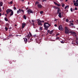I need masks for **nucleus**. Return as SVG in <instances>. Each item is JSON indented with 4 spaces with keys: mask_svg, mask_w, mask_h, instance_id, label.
<instances>
[{
    "mask_svg": "<svg viewBox=\"0 0 78 78\" xmlns=\"http://www.w3.org/2000/svg\"><path fill=\"white\" fill-rule=\"evenodd\" d=\"M69 33H70V34H73V35L74 34V36H75V37L76 36V35H75V34H76V33L74 32L70 31L69 32Z\"/></svg>",
    "mask_w": 78,
    "mask_h": 78,
    "instance_id": "0eeeda50",
    "label": "nucleus"
},
{
    "mask_svg": "<svg viewBox=\"0 0 78 78\" xmlns=\"http://www.w3.org/2000/svg\"><path fill=\"white\" fill-rule=\"evenodd\" d=\"M78 38H76V41H78Z\"/></svg>",
    "mask_w": 78,
    "mask_h": 78,
    "instance_id": "49530a36",
    "label": "nucleus"
},
{
    "mask_svg": "<svg viewBox=\"0 0 78 78\" xmlns=\"http://www.w3.org/2000/svg\"><path fill=\"white\" fill-rule=\"evenodd\" d=\"M29 35H30V36H32V35L31 34V33L29 32Z\"/></svg>",
    "mask_w": 78,
    "mask_h": 78,
    "instance_id": "c9c22d12",
    "label": "nucleus"
},
{
    "mask_svg": "<svg viewBox=\"0 0 78 78\" xmlns=\"http://www.w3.org/2000/svg\"><path fill=\"white\" fill-rule=\"evenodd\" d=\"M15 27H16V26H17L16 24H15Z\"/></svg>",
    "mask_w": 78,
    "mask_h": 78,
    "instance_id": "338daca9",
    "label": "nucleus"
},
{
    "mask_svg": "<svg viewBox=\"0 0 78 78\" xmlns=\"http://www.w3.org/2000/svg\"><path fill=\"white\" fill-rule=\"evenodd\" d=\"M16 7H14V9L15 10H16Z\"/></svg>",
    "mask_w": 78,
    "mask_h": 78,
    "instance_id": "e433bc0d",
    "label": "nucleus"
},
{
    "mask_svg": "<svg viewBox=\"0 0 78 78\" xmlns=\"http://www.w3.org/2000/svg\"><path fill=\"white\" fill-rule=\"evenodd\" d=\"M57 5L58 6H60V5L58 4H57V5Z\"/></svg>",
    "mask_w": 78,
    "mask_h": 78,
    "instance_id": "de8ad7c7",
    "label": "nucleus"
},
{
    "mask_svg": "<svg viewBox=\"0 0 78 78\" xmlns=\"http://www.w3.org/2000/svg\"><path fill=\"white\" fill-rule=\"evenodd\" d=\"M28 8H26V10H28Z\"/></svg>",
    "mask_w": 78,
    "mask_h": 78,
    "instance_id": "774afa93",
    "label": "nucleus"
},
{
    "mask_svg": "<svg viewBox=\"0 0 78 78\" xmlns=\"http://www.w3.org/2000/svg\"><path fill=\"white\" fill-rule=\"evenodd\" d=\"M19 10H17V13L18 14V13H19Z\"/></svg>",
    "mask_w": 78,
    "mask_h": 78,
    "instance_id": "8fccbe9b",
    "label": "nucleus"
},
{
    "mask_svg": "<svg viewBox=\"0 0 78 78\" xmlns=\"http://www.w3.org/2000/svg\"><path fill=\"white\" fill-rule=\"evenodd\" d=\"M40 13L41 14H42L43 13H44V12H43V11H41L40 12Z\"/></svg>",
    "mask_w": 78,
    "mask_h": 78,
    "instance_id": "2f4dec72",
    "label": "nucleus"
},
{
    "mask_svg": "<svg viewBox=\"0 0 78 78\" xmlns=\"http://www.w3.org/2000/svg\"><path fill=\"white\" fill-rule=\"evenodd\" d=\"M46 0H43V1H42V2H46Z\"/></svg>",
    "mask_w": 78,
    "mask_h": 78,
    "instance_id": "79ce46f5",
    "label": "nucleus"
},
{
    "mask_svg": "<svg viewBox=\"0 0 78 78\" xmlns=\"http://www.w3.org/2000/svg\"><path fill=\"white\" fill-rule=\"evenodd\" d=\"M37 7H38V8H41L42 7V5L40 4H38V5H37Z\"/></svg>",
    "mask_w": 78,
    "mask_h": 78,
    "instance_id": "9d476101",
    "label": "nucleus"
},
{
    "mask_svg": "<svg viewBox=\"0 0 78 78\" xmlns=\"http://www.w3.org/2000/svg\"><path fill=\"white\" fill-rule=\"evenodd\" d=\"M57 20V19H56L54 20V21H56Z\"/></svg>",
    "mask_w": 78,
    "mask_h": 78,
    "instance_id": "680f3d73",
    "label": "nucleus"
},
{
    "mask_svg": "<svg viewBox=\"0 0 78 78\" xmlns=\"http://www.w3.org/2000/svg\"><path fill=\"white\" fill-rule=\"evenodd\" d=\"M4 19H5V21L7 22L8 21V19L6 17H5V18Z\"/></svg>",
    "mask_w": 78,
    "mask_h": 78,
    "instance_id": "a211bd4d",
    "label": "nucleus"
},
{
    "mask_svg": "<svg viewBox=\"0 0 78 78\" xmlns=\"http://www.w3.org/2000/svg\"><path fill=\"white\" fill-rule=\"evenodd\" d=\"M16 37H18V35L17 34H16Z\"/></svg>",
    "mask_w": 78,
    "mask_h": 78,
    "instance_id": "bf43d9fd",
    "label": "nucleus"
},
{
    "mask_svg": "<svg viewBox=\"0 0 78 78\" xmlns=\"http://www.w3.org/2000/svg\"><path fill=\"white\" fill-rule=\"evenodd\" d=\"M23 18L25 20L27 19V16H26L25 15H23Z\"/></svg>",
    "mask_w": 78,
    "mask_h": 78,
    "instance_id": "6ab92c4d",
    "label": "nucleus"
},
{
    "mask_svg": "<svg viewBox=\"0 0 78 78\" xmlns=\"http://www.w3.org/2000/svg\"><path fill=\"white\" fill-rule=\"evenodd\" d=\"M54 4H55L56 5H57L58 4L57 3H56V2H54Z\"/></svg>",
    "mask_w": 78,
    "mask_h": 78,
    "instance_id": "ea45409f",
    "label": "nucleus"
},
{
    "mask_svg": "<svg viewBox=\"0 0 78 78\" xmlns=\"http://www.w3.org/2000/svg\"><path fill=\"white\" fill-rule=\"evenodd\" d=\"M69 22H70V23H71V25H72V26H73V25H74V24H73V23H71V22H72V21H69Z\"/></svg>",
    "mask_w": 78,
    "mask_h": 78,
    "instance_id": "4be33fe9",
    "label": "nucleus"
},
{
    "mask_svg": "<svg viewBox=\"0 0 78 78\" xmlns=\"http://www.w3.org/2000/svg\"><path fill=\"white\" fill-rule=\"evenodd\" d=\"M23 10L21 9H19V10H18V11H19L20 12H21L22 11H23Z\"/></svg>",
    "mask_w": 78,
    "mask_h": 78,
    "instance_id": "7c9ffc66",
    "label": "nucleus"
},
{
    "mask_svg": "<svg viewBox=\"0 0 78 78\" xmlns=\"http://www.w3.org/2000/svg\"><path fill=\"white\" fill-rule=\"evenodd\" d=\"M74 5H75L76 6H77V5H78V3H74Z\"/></svg>",
    "mask_w": 78,
    "mask_h": 78,
    "instance_id": "4468645a",
    "label": "nucleus"
},
{
    "mask_svg": "<svg viewBox=\"0 0 78 78\" xmlns=\"http://www.w3.org/2000/svg\"><path fill=\"white\" fill-rule=\"evenodd\" d=\"M27 13H28L29 15H30V13L34 14V12L30 9H29L27 11Z\"/></svg>",
    "mask_w": 78,
    "mask_h": 78,
    "instance_id": "20e7f679",
    "label": "nucleus"
},
{
    "mask_svg": "<svg viewBox=\"0 0 78 78\" xmlns=\"http://www.w3.org/2000/svg\"><path fill=\"white\" fill-rule=\"evenodd\" d=\"M42 27H40V30L41 31L42 30Z\"/></svg>",
    "mask_w": 78,
    "mask_h": 78,
    "instance_id": "473e14b6",
    "label": "nucleus"
},
{
    "mask_svg": "<svg viewBox=\"0 0 78 78\" xmlns=\"http://www.w3.org/2000/svg\"><path fill=\"white\" fill-rule=\"evenodd\" d=\"M5 29L6 31H7L8 30V28L5 27Z\"/></svg>",
    "mask_w": 78,
    "mask_h": 78,
    "instance_id": "5701e85b",
    "label": "nucleus"
},
{
    "mask_svg": "<svg viewBox=\"0 0 78 78\" xmlns=\"http://www.w3.org/2000/svg\"><path fill=\"white\" fill-rule=\"evenodd\" d=\"M54 8H55V9H59V8L56 7V6H55Z\"/></svg>",
    "mask_w": 78,
    "mask_h": 78,
    "instance_id": "cd10ccee",
    "label": "nucleus"
},
{
    "mask_svg": "<svg viewBox=\"0 0 78 78\" xmlns=\"http://www.w3.org/2000/svg\"><path fill=\"white\" fill-rule=\"evenodd\" d=\"M13 12L12 11L11 12L10 14V16H12V15H13Z\"/></svg>",
    "mask_w": 78,
    "mask_h": 78,
    "instance_id": "ddd939ff",
    "label": "nucleus"
},
{
    "mask_svg": "<svg viewBox=\"0 0 78 78\" xmlns=\"http://www.w3.org/2000/svg\"><path fill=\"white\" fill-rule=\"evenodd\" d=\"M69 8V5H66V6L65 8V9H66L67 8H68V9Z\"/></svg>",
    "mask_w": 78,
    "mask_h": 78,
    "instance_id": "412c9836",
    "label": "nucleus"
},
{
    "mask_svg": "<svg viewBox=\"0 0 78 78\" xmlns=\"http://www.w3.org/2000/svg\"><path fill=\"white\" fill-rule=\"evenodd\" d=\"M42 22L44 23V20H43V21H41V23Z\"/></svg>",
    "mask_w": 78,
    "mask_h": 78,
    "instance_id": "603ef678",
    "label": "nucleus"
},
{
    "mask_svg": "<svg viewBox=\"0 0 78 78\" xmlns=\"http://www.w3.org/2000/svg\"><path fill=\"white\" fill-rule=\"evenodd\" d=\"M9 4H12V1L11 2H9Z\"/></svg>",
    "mask_w": 78,
    "mask_h": 78,
    "instance_id": "a878e982",
    "label": "nucleus"
},
{
    "mask_svg": "<svg viewBox=\"0 0 78 78\" xmlns=\"http://www.w3.org/2000/svg\"><path fill=\"white\" fill-rule=\"evenodd\" d=\"M69 21V20L68 19H66V21L67 22H68Z\"/></svg>",
    "mask_w": 78,
    "mask_h": 78,
    "instance_id": "c756f323",
    "label": "nucleus"
},
{
    "mask_svg": "<svg viewBox=\"0 0 78 78\" xmlns=\"http://www.w3.org/2000/svg\"><path fill=\"white\" fill-rule=\"evenodd\" d=\"M76 2H77V3H78V0H76Z\"/></svg>",
    "mask_w": 78,
    "mask_h": 78,
    "instance_id": "13d9d810",
    "label": "nucleus"
},
{
    "mask_svg": "<svg viewBox=\"0 0 78 78\" xmlns=\"http://www.w3.org/2000/svg\"><path fill=\"white\" fill-rule=\"evenodd\" d=\"M50 30H48L47 32L48 33H50Z\"/></svg>",
    "mask_w": 78,
    "mask_h": 78,
    "instance_id": "a19ab883",
    "label": "nucleus"
},
{
    "mask_svg": "<svg viewBox=\"0 0 78 78\" xmlns=\"http://www.w3.org/2000/svg\"><path fill=\"white\" fill-rule=\"evenodd\" d=\"M75 1H74V0H73V3H74V2H75Z\"/></svg>",
    "mask_w": 78,
    "mask_h": 78,
    "instance_id": "0e129e2a",
    "label": "nucleus"
},
{
    "mask_svg": "<svg viewBox=\"0 0 78 78\" xmlns=\"http://www.w3.org/2000/svg\"><path fill=\"white\" fill-rule=\"evenodd\" d=\"M12 11H13L12 10V9H7L6 10V12L7 14H9L10 12H11Z\"/></svg>",
    "mask_w": 78,
    "mask_h": 78,
    "instance_id": "39448f33",
    "label": "nucleus"
},
{
    "mask_svg": "<svg viewBox=\"0 0 78 78\" xmlns=\"http://www.w3.org/2000/svg\"><path fill=\"white\" fill-rule=\"evenodd\" d=\"M1 10H1V8H0V12H1Z\"/></svg>",
    "mask_w": 78,
    "mask_h": 78,
    "instance_id": "4d7b16f0",
    "label": "nucleus"
},
{
    "mask_svg": "<svg viewBox=\"0 0 78 78\" xmlns=\"http://www.w3.org/2000/svg\"><path fill=\"white\" fill-rule=\"evenodd\" d=\"M8 27V28H9V29H12V27H11L10 26H9V27Z\"/></svg>",
    "mask_w": 78,
    "mask_h": 78,
    "instance_id": "c85d7f7f",
    "label": "nucleus"
},
{
    "mask_svg": "<svg viewBox=\"0 0 78 78\" xmlns=\"http://www.w3.org/2000/svg\"><path fill=\"white\" fill-rule=\"evenodd\" d=\"M35 31H36V32H38V30H35Z\"/></svg>",
    "mask_w": 78,
    "mask_h": 78,
    "instance_id": "052dcab7",
    "label": "nucleus"
},
{
    "mask_svg": "<svg viewBox=\"0 0 78 78\" xmlns=\"http://www.w3.org/2000/svg\"><path fill=\"white\" fill-rule=\"evenodd\" d=\"M2 14L0 13V17L1 16Z\"/></svg>",
    "mask_w": 78,
    "mask_h": 78,
    "instance_id": "69168bd1",
    "label": "nucleus"
},
{
    "mask_svg": "<svg viewBox=\"0 0 78 78\" xmlns=\"http://www.w3.org/2000/svg\"><path fill=\"white\" fill-rule=\"evenodd\" d=\"M57 11H61V10H60V8H59L58 9H57Z\"/></svg>",
    "mask_w": 78,
    "mask_h": 78,
    "instance_id": "b1692460",
    "label": "nucleus"
},
{
    "mask_svg": "<svg viewBox=\"0 0 78 78\" xmlns=\"http://www.w3.org/2000/svg\"><path fill=\"white\" fill-rule=\"evenodd\" d=\"M65 33L67 34L70 33V32H69V30L66 27H65Z\"/></svg>",
    "mask_w": 78,
    "mask_h": 78,
    "instance_id": "f03ea898",
    "label": "nucleus"
},
{
    "mask_svg": "<svg viewBox=\"0 0 78 78\" xmlns=\"http://www.w3.org/2000/svg\"><path fill=\"white\" fill-rule=\"evenodd\" d=\"M64 6H65V5H64V4H62V7H63Z\"/></svg>",
    "mask_w": 78,
    "mask_h": 78,
    "instance_id": "f704fd0d",
    "label": "nucleus"
},
{
    "mask_svg": "<svg viewBox=\"0 0 78 78\" xmlns=\"http://www.w3.org/2000/svg\"><path fill=\"white\" fill-rule=\"evenodd\" d=\"M36 36V35H34V37H35Z\"/></svg>",
    "mask_w": 78,
    "mask_h": 78,
    "instance_id": "5fc2aeb1",
    "label": "nucleus"
},
{
    "mask_svg": "<svg viewBox=\"0 0 78 78\" xmlns=\"http://www.w3.org/2000/svg\"><path fill=\"white\" fill-rule=\"evenodd\" d=\"M54 26H55V27H57V25L55 24L54 25Z\"/></svg>",
    "mask_w": 78,
    "mask_h": 78,
    "instance_id": "09e8293b",
    "label": "nucleus"
},
{
    "mask_svg": "<svg viewBox=\"0 0 78 78\" xmlns=\"http://www.w3.org/2000/svg\"><path fill=\"white\" fill-rule=\"evenodd\" d=\"M76 44H77L78 45V41H76Z\"/></svg>",
    "mask_w": 78,
    "mask_h": 78,
    "instance_id": "37998d69",
    "label": "nucleus"
},
{
    "mask_svg": "<svg viewBox=\"0 0 78 78\" xmlns=\"http://www.w3.org/2000/svg\"><path fill=\"white\" fill-rule=\"evenodd\" d=\"M6 26H7L8 27H9V25H10L9 23H7L6 24Z\"/></svg>",
    "mask_w": 78,
    "mask_h": 78,
    "instance_id": "bb28decb",
    "label": "nucleus"
},
{
    "mask_svg": "<svg viewBox=\"0 0 78 78\" xmlns=\"http://www.w3.org/2000/svg\"><path fill=\"white\" fill-rule=\"evenodd\" d=\"M28 40L29 43L31 42V41H33V40L32 38H28Z\"/></svg>",
    "mask_w": 78,
    "mask_h": 78,
    "instance_id": "6e6552de",
    "label": "nucleus"
},
{
    "mask_svg": "<svg viewBox=\"0 0 78 78\" xmlns=\"http://www.w3.org/2000/svg\"><path fill=\"white\" fill-rule=\"evenodd\" d=\"M22 12H23V14H24V10H22L21 11Z\"/></svg>",
    "mask_w": 78,
    "mask_h": 78,
    "instance_id": "58836bf2",
    "label": "nucleus"
},
{
    "mask_svg": "<svg viewBox=\"0 0 78 78\" xmlns=\"http://www.w3.org/2000/svg\"><path fill=\"white\" fill-rule=\"evenodd\" d=\"M58 28L59 30L60 31H63L64 30L62 26L61 25H60L59 26Z\"/></svg>",
    "mask_w": 78,
    "mask_h": 78,
    "instance_id": "423d86ee",
    "label": "nucleus"
},
{
    "mask_svg": "<svg viewBox=\"0 0 78 78\" xmlns=\"http://www.w3.org/2000/svg\"><path fill=\"white\" fill-rule=\"evenodd\" d=\"M48 22H45L44 23V27L45 30H48V28H49V26H48Z\"/></svg>",
    "mask_w": 78,
    "mask_h": 78,
    "instance_id": "f257e3e1",
    "label": "nucleus"
},
{
    "mask_svg": "<svg viewBox=\"0 0 78 78\" xmlns=\"http://www.w3.org/2000/svg\"><path fill=\"white\" fill-rule=\"evenodd\" d=\"M51 26V24H49V23H48V27H49Z\"/></svg>",
    "mask_w": 78,
    "mask_h": 78,
    "instance_id": "a18cd8bd",
    "label": "nucleus"
},
{
    "mask_svg": "<svg viewBox=\"0 0 78 78\" xmlns=\"http://www.w3.org/2000/svg\"><path fill=\"white\" fill-rule=\"evenodd\" d=\"M32 24H33V26H35L34 23H33Z\"/></svg>",
    "mask_w": 78,
    "mask_h": 78,
    "instance_id": "3c124183",
    "label": "nucleus"
},
{
    "mask_svg": "<svg viewBox=\"0 0 78 78\" xmlns=\"http://www.w3.org/2000/svg\"><path fill=\"white\" fill-rule=\"evenodd\" d=\"M31 37H32V36H30V35H29V34H27V38H30Z\"/></svg>",
    "mask_w": 78,
    "mask_h": 78,
    "instance_id": "9b49d317",
    "label": "nucleus"
},
{
    "mask_svg": "<svg viewBox=\"0 0 78 78\" xmlns=\"http://www.w3.org/2000/svg\"><path fill=\"white\" fill-rule=\"evenodd\" d=\"M56 39H59V37H57V38H56Z\"/></svg>",
    "mask_w": 78,
    "mask_h": 78,
    "instance_id": "e2e57ef3",
    "label": "nucleus"
},
{
    "mask_svg": "<svg viewBox=\"0 0 78 78\" xmlns=\"http://www.w3.org/2000/svg\"><path fill=\"white\" fill-rule=\"evenodd\" d=\"M58 16L59 17V18H62V16H61V14L62 13H58Z\"/></svg>",
    "mask_w": 78,
    "mask_h": 78,
    "instance_id": "f8f14e48",
    "label": "nucleus"
},
{
    "mask_svg": "<svg viewBox=\"0 0 78 78\" xmlns=\"http://www.w3.org/2000/svg\"><path fill=\"white\" fill-rule=\"evenodd\" d=\"M57 13L56 14H58L59 13H62V12H60V11H57Z\"/></svg>",
    "mask_w": 78,
    "mask_h": 78,
    "instance_id": "f3484780",
    "label": "nucleus"
},
{
    "mask_svg": "<svg viewBox=\"0 0 78 78\" xmlns=\"http://www.w3.org/2000/svg\"><path fill=\"white\" fill-rule=\"evenodd\" d=\"M39 4V2H35V4Z\"/></svg>",
    "mask_w": 78,
    "mask_h": 78,
    "instance_id": "393cba45",
    "label": "nucleus"
},
{
    "mask_svg": "<svg viewBox=\"0 0 78 78\" xmlns=\"http://www.w3.org/2000/svg\"><path fill=\"white\" fill-rule=\"evenodd\" d=\"M70 10H71V12H73V8H71L70 9Z\"/></svg>",
    "mask_w": 78,
    "mask_h": 78,
    "instance_id": "72a5a7b5",
    "label": "nucleus"
},
{
    "mask_svg": "<svg viewBox=\"0 0 78 78\" xmlns=\"http://www.w3.org/2000/svg\"><path fill=\"white\" fill-rule=\"evenodd\" d=\"M3 5V3L2 2H0V6H2Z\"/></svg>",
    "mask_w": 78,
    "mask_h": 78,
    "instance_id": "dca6fc26",
    "label": "nucleus"
},
{
    "mask_svg": "<svg viewBox=\"0 0 78 78\" xmlns=\"http://www.w3.org/2000/svg\"><path fill=\"white\" fill-rule=\"evenodd\" d=\"M54 31V30H52L51 31H50V32H49L50 33V34H52L53 33V32Z\"/></svg>",
    "mask_w": 78,
    "mask_h": 78,
    "instance_id": "aec40b11",
    "label": "nucleus"
},
{
    "mask_svg": "<svg viewBox=\"0 0 78 78\" xmlns=\"http://www.w3.org/2000/svg\"><path fill=\"white\" fill-rule=\"evenodd\" d=\"M59 35H60L58 33V34H56V36H57Z\"/></svg>",
    "mask_w": 78,
    "mask_h": 78,
    "instance_id": "4c0bfd02",
    "label": "nucleus"
},
{
    "mask_svg": "<svg viewBox=\"0 0 78 78\" xmlns=\"http://www.w3.org/2000/svg\"><path fill=\"white\" fill-rule=\"evenodd\" d=\"M26 25V23H22V28H24L25 27Z\"/></svg>",
    "mask_w": 78,
    "mask_h": 78,
    "instance_id": "1a4fd4ad",
    "label": "nucleus"
},
{
    "mask_svg": "<svg viewBox=\"0 0 78 78\" xmlns=\"http://www.w3.org/2000/svg\"><path fill=\"white\" fill-rule=\"evenodd\" d=\"M61 43H62V44H64V41H61Z\"/></svg>",
    "mask_w": 78,
    "mask_h": 78,
    "instance_id": "c03bdc74",
    "label": "nucleus"
},
{
    "mask_svg": "<svg viewBox=\"0 0 78 78\" xmlns=\"http://www.w3.org/2000/svg\"><path fill=\"white\" fill-rule=\"evenodd\" d=\"M24 41H25V43L27 44V41H28V40H27V38H25L24 39Z\"/></svg>",
    "mask_w": 78,
    "mask_h": 78,
    "instance_id": "2eb2a0df",
    "label": "nucleus"
},
{
    "mask_svg": "<svg viewBox=\"0 0 78 78\" xmlns=\"http://www.w3.org/2000/svg\"><path fill=\"white\" fill-rule=\"evenodd\" d=\"M32 21V22L34 23V20H32V21Z\"/></svg>",
    "mask_w": 78,
    "mask_h": 78,
    "instance_id": "6e6d98bb",
    "label": "nucleus"
},
{
    "mask_svg": "<svg viewBox=\"0 0 78 78\" xmlns=\"http://www.w3.org/2000/svg\"><path fill=\"white\" fill-rule=\"evenodd\" d=\"M37 23H38V26H42V24L41 23V21L39 19L37 20Z\"/></svg>",
    "mask_w": 78,
    "mask_h": 78,
    "instance_id": "7ed1b4c3",
    "label": "nucleus"
},
{
    "mask_svg": "<svg viewBox=\"0 0 78 78\" xmlns=\"http://www.w3.org/2000/svg\"><path fill=\"white\" fill-rule=\"evenodd\" d=\"M78 9L76 8H75V10H77Z\"/></svg>",
    "mask_w": 78,
    "mask_h": 78,
    "instance_id": "864d4df0",
    "label": "nucleus"
}]
</instances>
